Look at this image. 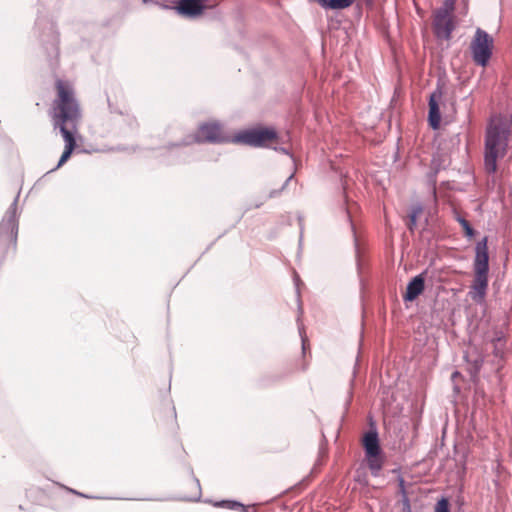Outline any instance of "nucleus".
<instances>
[{
    "label": "nucleus",
    "mask_w": 512,
    "mask_h": 512,
    "mask_svg": "<svg viewBox=\"0 0 512 512\" xmlns=\"http://www.w3.org/2000/svg\"><path fill=\"white\" fill-rule=\"evenodd\" d=\"M56 88L58 98L55 101L56 112L54 115V125L55 127H59L65 141V149L57 165V168H59L70 158L75 148L76 143L73 133L67 128V125L77 122L80 118V111L74 98L73 89L68 82L58 80Z\"/></svg>",
    "instance_id": "1"
},
{
    "label": "nucleus",
    "mask_w": 512,
    "mask_h": 512,
    "mask_svg": "<svg viewBox=\"0 0 512 512\" xmlns=\"http://www.w3.org/2000/svg\"><path fill=\"white\" fill-rule=\"evenodd\" d=\"M277 137V133L273 128L254 127L237 133L232 139L226 136L222 127L217 122H208L202 124L193 139L186 141L185 144L193 142H226L232 141L250 146L266 145Z\"/></svg>",
    "instance_id": "2"
},
{
    "label": "nucleus",
    "mask_w": 512,
    "mask_h": 512,
    "mask_svg": "<svg viewBox=\"0 0 512 512\" xmlns=\"http://www.w3.org/2000/svg\"><path fill=\"white\" fill-rule=\"evenodd\" d=\"M509 129L500 120L492 121L487 128L485 139L484 168L488 174L497 171V161L506 155Z\"/></svg>",
    "instance_id": "3"
},
{
    "label": "nucleus",
    "mask_w": 512,
    "mask_h": 512,
    "mask_svg": "<svg viewBox=\"0 0 512 512\" xmlns=\"http://www.w3.org/2000/svg\"><path fill=\"white\" fill-rule=\"evenodd\" d=\"M474 279L468 296L476 303L485 300L488 288L489 255L487 238L477 243L473 263Z\"/></svg>",
    "instance_id": "4"
},
{
    "label": "nucleus",
    "mask_w": 512,
    "mask_h": 512,
    "mask_svg": "<svg viewBox=\"0 0 512 512\" xmlns=\"http://www.w3.org/2000/svg\"><path fill=\"white\" fill-rule=\"evenodd\" d=\"M493 49V37L483 29L477 28L469 44L473 62L478 66L486 67L492 57Z\"/></svg>",
    "instance_id": "5"
},
{
    "label": "nucleus",
    "mask_w": 512,
    "mask_h": 512,
    "mask_svg": "<svg viewBox=\"0 0 512 512\" xmlns=\"http://www.w3.org/2000/svg\"><path fill=\"white\" fill-rule=\"evenodd\" d=\"M454 5L455 0H445L443 7L437 9L433 14L432 27L435 36L439 39L449 40L455 29Z\"/></svg>",
    "instance_id": "6"
},
{
    "label": "nucleus",
    "mask_w": 512,
    "mask_h": 512,
    "mask_svg": "<svg viewBox=\"0 0 512 512\" xmlns=\"http://www.w3.org/2000/svg\"><path fill=\"white\" fill-rule=\"evenodd\" d=\"M18 221L14 214L7 215L0 223V242L7 247H16Z\"/></svg>",
    "instance_id": "7"
},
{
    "label": "nucleus",
    "mask_w": 512,
    "mask_h": 512,
    "mask_svg": "<svg viewBox=\"0 0 512 512\" xmlns=\"http://www.w3.org/2000/svg\"><path fill=\"white\" fill-rule=\"evenodd\" d=\"M206 8L203 0H178L176 11L186 17H196Z\"/></svg>",
    "instance_id": "8"
},
{
    "label": "nucleus",
    "mask_w": 512,
    "mask_h": 512,
    "mask_svg": "<svg viewBox=\"0 0 512 512\" xmlns=\"http://www.w3.org/2000/svg\"><path fill=\"white\" fill-rule=\"evenodd\" d=\"M442 93L435 91L430 95L429 98V124L433 129H437L440 125L441 115L439 109V102L441 100Z\"/></svg>",
    "instance_id": "9"
},
{
    "label": "nucleus",
    "mask_w": 512,
    "mask_h": 512,
    "mask_svg": "<svg viewBox=\"0 0 512 512\" xmlns=\"http://www.w3.org/2000/svg\"><path fill=\"white\" fill-rule=\"evenodd\" d=\"M425 288V273L415 276L407 285L406 292L403 295L404 301L415 300Z\"/></svg>",
    "instance_id": "10"
},
{
    "label": "nucleus",
    "mask_w": 512,
    "mask_h": 512,
    "mask_svg": "<svg viewBox=\"0 0 512 512\" xmlns=\"http://www.w3.org/2000/svg\"><path fill=\"white\" fill-rule=\"evenodd\" d=\"M465 360L470 365V372L472 374H476L479 372L483 362L484 357L483 355L478 351V348L476 346H470L468 350L466 351L464 355Z\"/></svg>",
    "instance_id": "11"
},
{
    "label": "nucleus",
    "mask_w": 512,
    "mask_h": 512,
    "mask_svg": "<svg viewBox=\"0 0 512 512\" xmlns=\"http://www.w3.org/2000/svg\"><path fill=\"white\" fill-rule=\"evenodd\" d=\"M363 447L365 449V455H375L381 453V448L379 445V439L376 432L369 431L367 432L362 441Z\"/></svg>",
    "instance_id": "12"
},
{
    "label": "nucleus",
    "mask_w": 512,
    "mask_h": 512,
    "mask_svg": "<svg viewBox=\"0 0 512 512\" xmlns=\"http://www.w3.org/2000/svg\"><path fill=\"white\" fill-rule=\"evenodd\" d=\"M27 498L33 503V504H37V505H46V500L49 498L50 496V493L49 491L43 489V488H39V487H35V488H30L29 490H27Z\"/></svg>",
    "instance_id": "13"
},
{
    "label": "nucleus",
    "mask_w": 512,
    "mask_h": 512,
    "mask_svg": "<svg viewBox=\"0 0 512 512\" xmlns=\"http://www.w3.org/2000/svg\"><path fill=\"white\" fill-rule=\"evenodd\" d=\"M322 8L330 10H342L353 5L355 0H314Z\"/></svg>",
    "instance_id": "14"
},
{
    "label": "nucleus",
    "mask_w": 512,
    "mask_h": 512,
    "mask_svg": "<svg viewBox=\"0 0 512 512\" xmlns=\"http://www.w3.org/2000/svg\"><path fill=\"white\" fill-rule=\"evenodd\" d=\"M366 461H367L368 467L371 470L372 474L374 476H377L383 466V458L381 456V453L375 454L373 456L366 455Z\"/></svg>",
    "instance_id": "15"
},
{
    "label": "nucleus",
    "mask_w": 512,
    "mask_h": 512,
    "mask_svg": "<svg viewBox=\"0 0 512 512\" xmlns=\"http://www.w3.org/2000/svg\"><path fill=\"white\" fill-rule=\"evenodd\" d=\"M423 207L421 205H415L411 208V211L409 213V222H408V228L409 230H413L416 226L417 218L422 214Z\"/></svg>",
    "instance_id": "16"
},
{
    "label": "nucleus",
    "mask_w": 512,
    "mask_h": 512,
    "mask_svg": "<svg viewBox=\"0 0 512 512\" xmlns=\"http://www.w3.org/2000/svg\"><path fill=\"white\" fill-rule=\"evenodd\" d=\"M455 219L459 222L467 237L471 238L474 236V229L471 227L470 223L465 218H463L458 212H455Z\"/></svg>",
    "instance_id": "17"
},
{
    "label": "nucleus",
    "mask_w": 512,
    "mask_h": 512,
    "mask_svg": "<svg viewBox=\"0 0 512 512\" xmlns=\"http://www.w3.org/2000/svg\"><path fill=\"white\" fill-rule=\"evenodd\" d=\"M434 512H450L449 501L446 498L440 499L435 505Z\"/></svg>",
    "instance_id": "18"
},
{
    "label": "nucleus",
    "mask_w": 512,
    "mask_h": 512,
    "mask_svg": "<svg viewBox=\"0 0 512 512\" xmlns=\"http://www.w3.org/2000/svg\"><path fill=\"white\" fill-rule=\"evenodd\" d=\"M216 506L219 507H227L229 509H234L235 507H241L242 505L237 502H231V501H222L220 503H217Z\"/></svg>",
    "instance_id": "19"
},
{
    "label": "nucleus",
    "mask_w": 512,
    "mask_h": 512,
    "mask_svg": "<svg viewBox=\"0 0 512 512\" xmlns=\"http://www.w3.org/2000/svg\"><path fill=\"white\" fill-rule=\"evenodd\" d=\"M293 280L297 289V292L300 293L301 286H304V283L300 280L299 275L293 271Z\"/></svg>",
    "instance_id": "20"
},
{
    "label": "nucleus",
    "mask_w": 512,
    "mask_h": 512,
    "mask_svg": "<svg viewBox=\"0 0 512 512\" xmlns=\"http://www.w3.org/2000/svg\"><path fill=\"white\" fill-rule=\"evenodd\" d=\"M301 339H302V349H303V352L305 353L306 349H309V342H308L307 337L303 336L302 334H301Z\"/></svg>",
    "instance_id": "21"
}]
</instances>
